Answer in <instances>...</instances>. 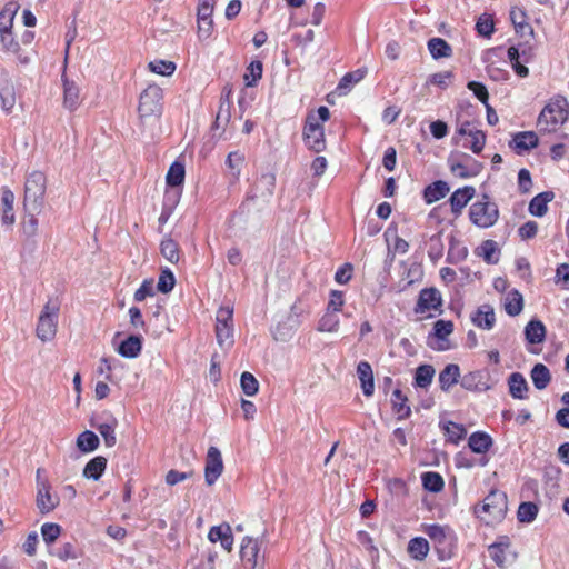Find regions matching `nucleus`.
Instances as JSON below:
<instances>
[{
	"instance_id": "1",
	"label": "nucleus",
	"mask_w": 569,
	"mask_h": 569,
	"mask_svg": "<svg viewBox=\"0 0 569 569\" xmlns=\"http://www.w3.org/2000/svg\"><path fill=\"white\" fill-rule=\"evenodd\" d=\"M508 509V501L506 493L499 490H491L483 499L480 507L475 508V515L485 521L487 525L500 522Z\"/></svg>"
},
{
	"instance_id": "2",
	"label": "nucleus",
	"mask_w": 569,
	"mask_h": 569,
	"mask_svg": "<svg viewBox=\"0 0 569 569\" xmlns=\"http://www.w3.org/2000/svg\"><path fill=\"white\" fill-rule=\"evenodd\" d=\"M46 176L40 171L31 172L24 183L23 206L30 212H37L43 204L46 192Z\"/></svg>"
},
{
	"instance_id": "3",
	"label": "nucleus",
	"mask_w": 569,
	"mask_h": 569,
	"mask_svg": "<svg viewBox=\"0 0 569 569\" xmlns=\"http://www.w3.org/2000/svg\"><path fill=\"white\" fill-rule=\"evenodd\" d=\"M59 311L60 303L57 299H49L43 306L36 329V335L41 341L47 342L56 337Z\"/></svg>"
},
{
	"instance_id": "4",
	"label": "nucleus",
	"mask_w": 569,
	"mask_h": 569,
	"mask_svg": "<svg viewBox=\"0 0 569 569\" xmlns=\"http://www.w3.org/2000/svg\"><path fill=\"white\" fill-rule=\"evenodd\" d=\"M469 218L478 228H490L498 221V206L490 200L489 196L483 194L480 200L470 206Z\"/></svg>"
},
{
	"instance_id": "5",
	"label": "nucleus",
	"mask_w": 569,
	"mask_h": 569,
	"mask_svg": "<svg viewBox=\"0 0 569 569\" xmlns=\"http://www.w3.org/2000/svg\"><path fill=\"white\" fill-rule=\"evenodd\" d=\"M567 101L557 99L549 102L540 112L538 124L547 131H553L568 119Z\"/></svg>"
},
{
	"instance_id": "6",
	"label": "nucleus",
	"mask_w": 569,
	"mask_h": 569,
	"mask_svg": "<svg viewBox=\"0 0 569 569\" xmlns=\"http://www.w3.org/2000/svg\"><path fill=\"white\" fill-rule=\"evenodd\" d=\"M162 89L157 84L148 86L140 94L139 116L141 119L159 118L162 112Z\"/></svg>"
},
{
	"instance_id": "7",
	"label": "nucleus",
	"mask_w": 569,
	"mask_h": 569,
	"mask_svg": "<svg viewBox=\"0 0 569 569\" xmlns=\"http://www.w3.org/2000/svg\"><path fill=\"white\" fill-rule=\"evenodd\" d=\"M488 552L499 568H508L518 559V552L511 549V541L507 536L498 537L497 541L488 547Z\"/></svg>"
},
{
	"instance_id": "8",
	"label": "nucleus",
	"mask_w": 569,
	"mask_h": 569,
	"mask_svg": "<svg viewBox=\"0 0 569 569\" xmlns=\"http://www.w3.org/2000/svg\"><path fill=\"white\" fill-rule=\"evenodd\" d=\"M232 315L229 307H221L217 312L216 337L221 348H230L234 342Z\"/></svg>"
},
{
	"instance_id": "9",
	"label": "nucleus",
	"mask_w": 569,
	"mask_h": 569,
	"mask_svg": "<svg viewBox=\"0 0 569 569\" xmlns=\"http://www.w3.org/2000/svg\"><path fill=\"white\" fill-rule=\"evenodd\" d=\"M450 171L453 176L462 179L472 178L479 174L482 164L463 153L461 156H450L448 159Z\"/></svg>"
},
{
	"instance_id": "10",
	"label": "nucleus",
	"mask_w": 569,
	"mask_h": 569,
	"mask_svg": "<svg viewBox=\"0 0 569 569\" xmlns=\"http://www.w3.org/2000/svg\"><path fill=\"white\" fill-rule=\"evenodd\" d=\"M303 137L309 146L316 152H320L326 147L323 127L319 123L315 113H310L307 117Z\"/></svg>"
},
{
	"instance_id": "11",
	"label": "nucleus",
	"mask_w": 569,
	"mask_h": 569,
	"mask_svg": "<svg viewBox=\"0 0 569 569\" xmlns=\"http://www.w3.org/2000/svg\"><path fill=\"white\" fill-rule=\"evenodd\" d=\"M223 471L221 452L217 447H210L206 457L204 479L208 486H212Z\"/></svg>"
},
{
	"instance_id": "12",
	"label": "nucleus",
	"mask_w": 569,
	"mask_h": 569,
	"mask_svg": "<svg viewBox=\"0 0 569 569\" xmlns=\"http://www.w3.org/2000/svg\"><path fill=\"white\" fill-rule=\"evenodd\" d=\"M240 557L246 569H262L259 565V546L257 540L246 537L241 542Z\"/></svg>"
},
{
	"instance_id": "13",
	"label": "nucleus",
	"mask_w": 569,
	"mask_h": 569,
	"mask_svg": "<svg viewBox=\"0 0 569 569\" xmlns=\"http://www.w3.org/2000/svg\"><path fill=\"white\" fill-rule=\"evenodd\" d=\"M441 306V295L435 288L422 289L415 308L416 313H425L437 310Z\"/></svg>"
},
{
	"instance_id": "14",
	"label": "nucleus",
	"mask_w": 569,
	"mask_h": 569,
	"mask_svg": "<svg viewBox=\"0 0 569 569\" xmlns=\"http://www.w3.org/2000/svg\"><path fill=\"white\" fill-rule=\"evenodd\" d=\"M37 507L41 513L51 512L58 505L59 498L50 493L48 481H38Z\"/></svg>"
},
{
	"instance_id": "15",
	"label": "nucleus",
	"mask_w": 569,
	"mask_h": 569,
	"mask_svg": "<svg viewBox=\"0 0 569 569\" xmlns=\"http://www.w3.org/2000/svg\"><path fill=\"white\" fill-rule=\"evenodd\" d=\"M538 137L533 131L518 132L509 142V147L518 154H522L538 146Z\"/></svg>"
},
{
	"instance_id": "16",
	"label": "nucleus",
	"mask_w": 569,
	"mask_h": 569,
	"mask_svg": "<svg viewBox=\"0 0 569 569\" xmlns=\"http://www.w3.org/2000/svg\"><path fill=\"white\" fill-rule=\"evenodd\" d=\"M208 539L213 543L219 541L227 551L232 550L233 537L231 527L228 523L212 527L208 533Z\"/></svg>"
},
{
	"instance_id": "17",
	"label": "nucleus",
	"mask_w": 569,
	"mask_h": 569,
	"mask_svg": "<svg viewBox=\"0 0 569 569\" xmlns=\"http://www.w3.org/2000/svg\"><path fill=\"white\" fill-rule=\"evenodd\" d=\"M357 375L366 397H371L375 391L373 371L368 361H360L357 367Z\"/></svg>"
},
{
	"instance_id": "18",
	"label": "nucleus",
	"mask_w": 569,
	"mask_h": 569,
	"mask_svg": "<svg viewBox=\"0 0 569 569\" xmlns=\"http://www.w3.org/2000/svg\"><path fill=\"white\" fill-rule=\"evenodd\" d=\"M475 193L476 189L470 186L456 190L450 197L451 211L455 214L461 213V210L473 198Z\"/></svg>"
},
{
	"instance_id": "19",
	"label": "nucleus",
	"mask_w": 569,
	"mask_h": 569,
	"mask_svg": "<svg viewBox=\"0 0 569 569\" xmlns=\"http://www.w3.org/2000/svg\"><path fill=\"white\" fill-rule=\"evenodd\" d=\"M276 187V176L273 173H264L260 177L254 186V190L257 193L252 196V198H262L264 200H269L274 191Z\"/></svg>"
},
{
	"instance_id": "20",
	"label": "nucleus",
	"mask_w": 569,
	"mask_h": 569,
	"mask_svg": "<svg viewBox=\"0 0 569 569\" xmlns=\"http://www.w3.org/2000/svg\"><path fill=\"white\" fill-rule=\"evenodd\" d=\"M471 320L478 328L490 330L496 322L493 308L489 305L480 306Z\"/></svg>"
},
{
	"instance_id": "21",
	"label": "nucleus",
	"mask_w": 569,
	"mask_h": 569,
	"mask_svg": "<svg viewBox=\"0 0 569 569\" xmlns=\"http://www.w3.org/2000/svg\"><path fill=\"white\" fill-rule=\"evenodd\" d=\"M555 194L552 191H545L536 197L529 203V212L536 217H543L548 210V203L552 201Z\"/></svg>"
},
{
	"instance_id": "22",
	"label": "nucleus",
	"mask_w": 569,
	"mask_h": 569,
	"mask_svg": "<svg viewBox=\"0 0 569 569\" xmlns=\"http://www.w3.org/2000/svg\"><path fill=\"white\" fill-rule=\"evenodd\" d=\"M1 203L3 208L2 223L12 226L16 221L13 213L14 193L9 188H2Z\"/></svg>"
},
{
	"instance_id": "23",
	"label": "nucleus",
	"mask_w": 569,
	"mask_h": 569,
	"mask_svg": "<svg viewBox=\"0 0 569 569\" xmlns=\"http://www.w3.org/2000/svg\"><path fill=\"white\" fill-rule=\"evenodd\" d=\"M142 348V340L139 336H130L118 347V352L124 358H137Z\"/></svg>"
},
{
	"instance_id": "24",
	"label": "nucleus",
	"mask_w": 569,
	"mask_h": 569,
	"mask_svg": "<svg viewBox=\"0 0 569 569\" xmlns=\"http://www.w3.org/2000/svg\"><path fill=\"white\" fill-rule=\"evenodd\" d=\"M459 377V366L455 363L447 365L439 375V385L441 390L448 391L453 385L458 382Z\"/></svg>"
},
{
	"instance_id": "25",
	"label": "nucleus",
	"mask_w": 569,
	"mask_h": 569,
	"mask_svg": "<svg viewBox=\"0 0 569 569\" xmlns=\"http://www.w3.org/2000/svg\"><path fill=\"white\" fill-rule=\"evenodd\" d=\"M510 395L516 399H525L528 383L520 372H513L508 378Z\"/></svg>"
},
{
	"instance_id": "26",
	"label": "nucleus",
	"mask_w": 569,
	"mask_h": 569,
	"mask_svg": "<svg viewBox=\"0 0 569 569\" xmlns=\"http://www.w3.org/2000/svg\"><path fill=\"white\" fill-rule=\"evenodd\" d=\"M449 186L445 181H436L429 184L423 191V198L427 203H433L447 196L449 192Z\"/></svg>"
},
{
	"instance_id": "27",
	"label": "nucleus",
	"mask_w": 569,
	"mask_h": 569,
	"mask_svg": "<svg viewBox=\"0 0 569 569\" xmlns=\"http://www.w3.org/2000/svg\"><path fill=\"white\" fill-rule=\"evenodd\" d=\"M19 10V4L17 2H8L2 10L0 11V33H6V31H11L13 27L14 16Z\"/></svg>"
},
{
	"instance_id": "28",
	"label": "nucleus",
	"mask_w": 569,
	"mask_h": 569,
	"mask_svg": "<svg viewBox=\"0 0 569 569\" xmlns=\"http://www.w3.org/2000/svg\"><path fill=\"white\" fill-rule=\"evenodd\" d=\"M468 446L476 453H485L492 446V439L486 432H473L469 437Z\"/></svg>"
},
{
	"instance_id": "29",
	"label": "nucleus",
	"mask_w": 569,
	"mask_h": 569,
	"mask_svg": "<svg viewBox=\"0 0 569 569\" xmlns=\"http://www.w3.org/2000/svg\"><path fill=\"white\" fill-rule=\"evenodd\" d=\"M525 336L529 343H541L546 337V328L540 320H531L525 328Z\"/></svg>"
},
{
	"instance_id": "30",
	"label": "nucleus",
	"mask_w": 569,
	"mask_h": 569,
	"mask_svg": "<svg viewBox=\"0 0 569 569\" xmlns=\"http://www.w3.org/2000/svg\"><path fill=\"white\" fill-rule=\"evenodd\" d=\"M530 377L533 382V386L538 390L546 389L551 380V375H550L549 369L542 363H537L533 366V368L531 369V372H530Z\"/></svg>"
},
{
	"instance_id": "31",
	"label": "nucleus",
	"mask_w": 569,
	"mask_h": 569,
	"mask_svg": "<svg viewBox=\"0 0 569 569\" xmlns=\"http://www.w3.org/2000/svg\"><path fill=\"white\" fill-rule=\"evenodd\" d=\"M428 49L433 59L449 58L452 56V49L442 38H431L428 41Z\"/></svg>"
},
{
	"instance_id": "32",
	"label": "nucleus",
	"mask_w": 569,
	"mask_h": 569,
	"mask_svg": "<svg viewBox=\"0 0 569 569\" xmlns=\"http://www.w3.org/2000/svg\"><path fill=\"white\" fill-rule=\"evenodd\" d=\"M523 309V298L518 290H511L505 298V310L511 316H518Z\"/></svg>"
},
{
	"instance_id": "33",
	"label": "nucleus",
	"mask_w": 569,
	"mask_h": 569,
	"mask_svg": "<svg viewBox=\"0 0 569 569\" xmlns=\"http://www.w3.org/2000/svg\"><path fill=\"white\" fill-rule=\"evenodd\" d=\"M99 443L100 440L98 436L90 430L81 432L77 438V447L84 453L94 451L99 447Z\"/></svg>"
},
{
	"instance_id": "34",
	"label": "nucleus",
	"mask_w": 569,
	"mask_h": 569,
	"mask_svg": "<svg viewBox=\"0 0 569 569\" xmlns=\"http://www.w3.org/2000/svg\"><path fill=\"white\" fill-rule=\"evenodd\" d=\"M107 467V459L98 456L91 459L83 469V476L89 479L98 480Z\"/></svg>"
},
{
	"instance_id": "35",
	"label": "nucleus",
	"mask_w": 569,
	"mask_h": 569,
	"mask_svg": "<svg viewBox=\"0 0 569 569\" xmlns=\"http://www.w3.org/2000/svg\"><path fill=\"white\" fill-rule=\"evenodd\" d=\"M160 252L164 259L171 263H178L180 260V249L177 241L171 238H164L160 243Z\"/></svg>"
},
{
	"instance_id": "36",
	"label": "nucleus",
	"mask_w": 569,
	"mask_h": 569,
	"mask_svg": "<svg viewBox=\"0 0 569 569\" xmlns=\"http://www.w3.org/2000/svg\"><path fill=\"white\" fill-rule=\"evenodd\" d=\"M407 397L402 395L401 390L396 389L392 392V408L398 415V419H406L411 415V409L407 405Z\"/></svg>"
},
{
	"instance_id": "37",
	"label": "nucleus",
	"mask_w": 569,
	"mask_h": 569,
	"mask_svg": "<svg viewBox=\"0 0 569 569\" xmlns=\"http://www.w3.org/2000/svg\"><path fill=\"white\" fill-rule=\"evenodd\" d=\"M435 368L431 365H421L416 369L415 385L419 388H427L435 377Z\"/></svg>"
},
{
	"instance_id": "38",
	"label": "nucleus",
	"mask_w": 569,
	"mask_h": 569,
	"mask_svg": "<svg viewBox=\"0 0 569 569\" xmlns=\"http://www.w3.org/2000/svg\"><path fill=\"white\" fill-rule=\"evenodd\" d=\"M510 19L517 32L522 34L528 32L529 36H533V29L526 22V13L522 9L512 8L510 11Z\"/></svg>"
},
{
	"instance_id": "39",
	"label": "nucleus",
	"mask_w": 569,
	"mask_h": 569,
	"mask_svg": "<svg viewBox=\"0 0 569 569\" xmlns=\"http://www.w3.org/2000/svg\"><path fill=\"white\" fill-rule=\"evenodd\" d=\"M408 551L416 560H423L429 551V543L425 538H413L410 540Z\"/></svg>"
},
{
	"instance_id": "40",
	"label": "nucleus",
	"mask_w": 569,
	"mask_h": 569,
	"mask_svg": "<svg viewBox=\"0 0 569 569\" xmlns=\"http://www.w3.org/2000/svg\"><path fill=\"white\" fill-rule=\"evenodd\" d=\"M365 74L366 71L361 69L345 74L340 80L337 90L339 91L340 94H346L350 90L352 84L358 83L365 78Z\"/></svg>"
},
{
	"instance_id": "41",
	"label": "nucleus",
	"mask_w": 569,
	"mask_h": 569,
	"mask_svg": "<svg viewBox=\"0 0 569 569\" xmlns=\"http://www.w3.org/2000/svg\"><path fill=\"white\" fill-rule=\"evenodd\" d=\"M442 429L445 431V435L447 436L448 440L458 443L461 439L465 438L467 430L462 425L447 421L442 425Z\"/></svg>"
},
{
	"instance_id": "42",
	"label": "nucleus",
	"mask_w": 569,
	"mask_h": 569,
	"mask_svg": "<svg viewBox=\"0 0 569 569\" xmlns=\"http://www.w3.org/2000/svg\"><path fill=\"white\" fill-rule=\"evenodd\" d=\"M184 166L179 161H174L170 166L169 171L167 173V183L171 187H178L182 184L184 180Z\"/></svg>"
},
{
	"instance_id": "43",
	"label": "nucleus",
	"mask_w": 569,
	"mask_h": 569,
	"mask_svg": "<svg viewBox=\"0 0 569 569\" xmlns=\"http://www.w3.org/2000/svg\"><path fill=\"white\" fill-rule=\"evenodd\" d=\"M338 313L327 311L319 321L318 330L322 332H336L339 328Z\"/></svg>"
},
{
	"instance_id": "44",
	"label": "nucleus",
	"mask_w": 569,
	"mask_h": 569,
	"mask_svg": "<svg viewBox=\"0 0 569 569\" xmlns=\"http://www.w3.org/2000/svg\"><path fill=\"white\" fill-rule=\"evenodd\" d=\"M422 483L426 490L439 492L443 488V479L437 472H426L422 475Z\"/></svg>"
},
{
	"instance_id": "45",
	"label": "nucleus",
	"mask_w": 569,
	"mask_h": 569,
	"mask_svg": "<svg viewBox=\"0 0 569 569\" xmlns=\"http://www.w3.org/2000/svg\"><path fill=\"white\" fill-rule=\"evenodd\" d=\"M538 515V507L533 502H521L517 517L520 522H532Z\"/></svg>"
},
{
	"instance_id": "46",
	"label": "nucleus",
	"mask_w": 569,
	"mask_h": 569,
	"mask_svg": "<svg viewBox=\"0 0 569 569\" xmlns=\"http://www.w3.org/2000/svg\"><path fill=\"white\" fill-rule=\"evenodd\" d=\"M244 162V154L239 151H232L228 154L226 164L231 170L232 177L237 180L240 176L241 167Z\"/></svg>"
},
{
	"instance_id": "47",
	"label": "nucleus",
	"mask_w": 569,
	"mask_h": 569,
	"mask_svg": "<svg viewBox=\"0 0 569 569\" xmlns=\"http://www.w3.org/2000/svg\"><path fill=\"white\" fill-rule=\"evenodd\" d=\"M79 104V89L78 87L69 81L64 82V106L73 110Z\"/></svg>"
},
{
	"instance_id": "48",
	"label": "nucleus",
	"mask_w": 569,
	"mask_h": 569,
	"mask_svg": "<svg viewBox=\"0 0 569 569\" xmlns=\"http://www.w3.org/2000/svg\"><path fill=\"white\" fill-rule=\"evenodd\" d=\"M480 378L479 372H470L462 378L461 386L467 390H487L489 387L485 382H481Z\"/></svg>"
},
{
	"instance_id": "49",
	"label": "nucleus",
	"mask_w": 569,
	"mask_h": 569,
	"mask_svg": "<svg viewBox=\"0 0 569 569\" xmlns=\"http://www.w3.org/2000/svg\"><path fill=\"white\" fill-rule=\"evenodd\" d=\"M240 385L242 391L249 397L254 396L259 390L258 380L254 378L252 373L248 371L241 375Z\"/></svg>"
},
{
	"instance_id": "50",
	"label": "nucleus",
	"mask_w": 569,
	"mask_h": 569,
	"mask_svg": "<svg viewBox=\"0 0 569 569\" xmlns=\"http://www.w3.org/2000/svg\"><path fill=\"white\" fill-rule=\"evenodd\" d=\"M174 284L176 279L171 270L168 268L162 269L157 284L158 290L162 293H168L173 289Z\"/></svg>"
},
{
	"instance_id": "51",
	"label": "nucleus",
	"mask_w": 569,
	"mask_h": 569,
	"mask_svg": "<svg viewBox=\"0 0 569 569\" xmlns=\"http://www.w3.org/2000/svg\"><path fill=\"white\" fill-rule=\"evenodd\" d=\"M149 69L161 76H171L176 70V64L172 61L156 60L149 63Z\"/></svg>"
},
{
	"instance_id": "52",
	"label": "nucleus",
	"mask_w": 569,
	"mask_h": 569,
	"mask_svg": "<svg viewBox=\"0 0 569 569\" xmlns=\"http://www.w3.org/2000/svg\"><path fill=\"white\" fill-rule=\"evenodd\" d=\"M117 421L113 419L111 423H101L98 426V430L102 436L104 443L107 447H113L117 442L114 428Z\"/></svg>"
},
{
	"instance_id": "53",
	"label": "nucleus",
	"mask_w": 569,
	"mask_h": 569,
	"mask_svg": "<svg viewBox=\"0 0 569 569\" xmlns=\"http://www.w3.org/2000/svg\"><path fill=\"white\" fill-rule=\"evenodd\" d=\"M61 533V527L57 523L47 522L41 527V535L46 543H53Z\"/></svg>"
},
{
	"instance_id": "54",
	"label": "nucleus",
	"mask_w": 569,
	"mask_h": 569,
	"mask_svg": "<svg viewBox=\"0 0 569 569\" xmlns=\"http://www.w3.org/2000/svg\"><path fill=\"white\" fill-rule=\"evenodd\" d=\"M248 71L249 73L244 74V80L248 87H252L262 76V63L260 61H252L248 67Z\"/></svg>"
},
{
	"instance_id": "55",
	"label": "nucleus",
	"mask_w": 569,
	"mask_h": 569,
	"mask_svg": "<svg viewBox=\"0 0 569 569\" xmlns=\"http://www.w3.org/2000/svg\"><path fill=\"white\" fill-rule=\"evenodd\" d=\"M469 138H470L469 147L472 150V152L480 153L486 143V134L481 130L473 129V131L471 132Z\"/></svg>"
},
{
	"instance_id": "56",
	"label": "nucleus",
	"mask_w": 569,
	"mask_h": 569,
	"mask_svg": "<svg viewBox=\"0 0 569 569\" xmlns=\"http://www.w3.org/2000/svg\"><path fill=\"white\" fill-rule=\"evenodd\" d=\"M0 43L2 49L8 52H18L20 49L19 42L13 38L11 31H6V33H0Z\"/></svg>"
},
{
	"instance_id": "57",
	"label": "nucleus",
	"mask_w": 569,
	"mask_h": 569,
	"mask_svg": "<svg viewBox=\"0 0 569 569\" xmlns=\"http://www.w3.org/2000/svg\"><path fill=\"white\" fill-rule=\"evenodd\" d=\"M428 537L435 542L442 545L447 538V530L439 525H431L426 529Z\"/></svg>"
},
{
	"instance_id": "58",
	"label": "nucleus",
	"mask_w": 569,
	"mask_h": 569,
	"mask_svg": "<svg viewBox=\"0 0 569 569\" xmlns=\"http://www.w3.org/2000/svg\"><path fill=\"white\" fill-rule=\"evenodd\" d=\"M477 32L486 38H489L493 33V21L486 16H481L476 23Z\"/></svg>"
},
{
	"instance_id": "59",
	"label": "nucleus",
	"mask_w": 569,
	"mask_h": 569,
	"mask_svg": "<svg viewBox=\"0 0 569 569\" xmlns=\"http://www.w3.org/2000/svg\"><path fill=\"white\" fill-rule=\"evenodd\" d=\"M433 330H435V333H433L435 337H437L439 339H445L452 332L453 325L451 321L438 320L433 325Z\"/></svg>"
},
{
	"instance_id": "60",
	"label": "nucleus",
	"mask_w": 569,
	"mask_h": 569,
	"mask_svg": "<svg viewBox=\"0 0 569 569\" xmlns=\"http://www.w3.org/2000/svg\"><path fill=\"white\" fill-rule=\"evenodd\" d=\"M518 232L522 240L532 239L538 232V223L536 221H528L519 228Z\"/></svg>"
},
{
	"instance_id": "61",
	"label": "nucleus",
	"mask_w": 569,
	"mask_h": 569,
	"mask_svg": "<svg viewBox=\"0 0 569 569\" xmlns=\"http://www.w3.org/2000/svg\"><path fill=\"white\" fill-rule=\"evenodd\" d=\"M468 89L471 90L482 103H488L489 93L487 88L482 83L477 81H470L468 83Z\"/></svg>"
},
{
	"instance_id": "62",
	"label": "nucleus",
	"mask_w": 569,
	"mask_h": 569,
	"mask_svg": "<svg viewBox=\"0 0 569 569\" xmlns=\"http://www.w3.org/2000/svg\"><path fill=\"white\" fill-rule=\"evenodd\" d=\"M153 280H144L140 288L134 292L136 301H143L147 297L153 296Z\"/></svg>"
},
{
	"instance_id": "63",
	"label": "nucleus",
	"mask_w": 569,
	"mask_h": 569,
	"mask_svg": "<svg viewBox=\"0 0 569 569\" xmlns=\"http://www.w3.org/2000/svg\"><path fill=\"white\" fill-rule=\"evenodd\" d=\"M343 295L341 291L333 290L330 293V300L328 303L327 311L336 312L338 313L341 310V307L343 306Z\"/></svg>"
},
{
	"instance_id": "64",
	"label": "nucleus",
	"mask_w": 569,
	"mask_h": 569,
	"mask_svg": "<svg viewBox=\"0 0 569 569\" xmlns=\"http://www.w3.org/2000/svg\"><path fill=\"white\" fill-rule=\"evenodd\" d=\"M531 184H532V182H531V176H530L529 170L520 169V171L518 172V187H519L520 192H522V193L529 192L531 189Z\"/></svg>"
}]
</instances>
